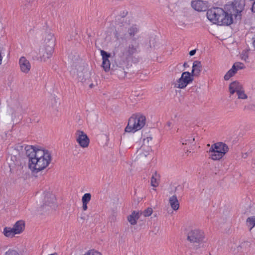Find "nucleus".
<instances>
[{
  "label": "nucleus",
  "mask_w": 255,
  "mask_h": 255,
  "mask_svg": "<svg viewBox=\"0 0 255 255\" xmlns=\"http://www.w3.org/2000/svg\"><path fill=\"white\" fill-rule=\"evenodd\" d=\"M243 0H234L225 6V9L220 7H213L207 11L208 19L214 23L220 25H230L235 19H241V12L244 9Z\"/></svg>",
  "instance_id": "obj_1"
},
{
  "label": "nucleus",
  "mask_w": 255,
  "mask_h": 255,
  "mask_svg": "<svg viewBox=\"0 0 255 255\" xmlns=\"http://www.w3.org/2000/svg\"><path fill=\"white\" fill-rule=\"evenodd\" d=\"M25 150L28 158L29 168L33 172H37L44 169L51 161V154L47 150L37 148L32 145H26Z\"/></svg>",
  "instance_id": "obj_2"
},
{
  "label": "nucleus",
  "mask_w": 255,
  "mask_h": 255,
  "mask_svg": "<svg viewBox=\"0 0 255 255\" xmlns=\"http://www.w3.org/2000/svg\"><path fill=\"white\" fill-rule=\"evenodd\" d=\"M128 62L125 61L119 57L116 58L111 66V74L115 75L120 79H124L126 77L127 72L125 68H128Z\"/></svg>",
  "instance_id": "obj_3"
},
{
  "label": "nucleus",
  "mask_w": 255,
  "mask_h": 255,
  "mask_svg": "<svg viewBox=\"0 0 255 255\" xmlns=\"http://www.w3.org/2000/svg\"><path fill=\"white\" fill-rule=\"evenodd\" d=\"M145 121V117L143 115H133L128 120L125 131L134 133L140 130L144 126Z\"/></svg>",
  "instance_id": "obj_4"
},
{
  "label": "nucleus",
  "mask_w": 255,
  "mask_h": 255,
  "mask_svg": "<svg viewBox=\"0 0 255 255\" xmlns=\"http://www.w3.org/2000/svg\"><path fill=\"white\" fill-rule=\"evenodd\" d=\"M204 239L205 234L200 229H193L188 233L187 240L192 244L193 249L195 250L203 247Z\"/></svg>",
  "instance_id": "obj_5"
},
{
  "label": "nucleus",
  "mask_w": 255,
  "mask_h": 255,
  "mask_svg": "<svg viewBox=\"0 0 255 255\" xmlns=\"http://www.w3.org/2000/svg\"><path fill=\"white\" fill-rule=\"evenodd\" d=\"M139 49V43L135 42L129 44L126 48H121L120 52L118 54V57H119L128 62L129 59L131 58L132 55L138 52Z\"/></svg>",
  "instance_id": "obj_6"
},
{
  "label": "nucleus",
  "mask_w": 255,
  "mask_h": 255,
  "mask_svg": "<svg viewBox=\"0 0 255 255\" xmlns=\"http://www.w3.org/2000/svg\"><path fill=\"white\" fill-rule=\"evenodd\" d=\"M193 80L191 74L189 72H184L182 73L181 77L174 83V86L175 88L184 89Z\"/></svg>",
  "instance_id": "obj_7"
},
{
  "label": "nucleus",
  "mask_w": 255,
  "mask_h": 255,
  "mask_svg": "<svg viewBox=\"0 0 255 255\" xmlns=\"http://www.w3.org/2000/svg\"><path fill=\"white\" fill-rule=\"evenodd\" d=\"M76 141L83 148L88 146L90 140L87 134L83 131L78 130L76 132Z\"/></svg>",
  "instance_id": "obj_8"
},
{
  "label": "nucleus",
  "mask_w": 255,
  "mask_h": 255,
  "mask_svg": "<svg viewBox=\"0 0 255 255\" xmlns=\"http://www.w3.org/2000/svg\"><path fill=\"white\" fill-rule=\"evenodd\" d=\"M53 51L54 47H52V49L50 50V46L44 45V47L40 49L39 51L41 60L46 61L52 56Z\"/></svg>",
  "instance_id": "obj_9"
},
{
  "label": "nucleus",
  "mask_w": 255,
  "mask_h": 255,
  "mask_svg": "<svg viewBox=\"0 0 255 255\" xmlns=\"http://www.w3.org/2000/svg\"><path fill=\"white\" fill-rule=\"evenodd\" d=\"M127 27L124 25H119L116 27L114 32L115 38L117 39H125L127 36Z\"/></svg>",
  "instance_id": "obj_10"
},
{
  "label": "nucleus",
  "mask_w": 255,
  "mask_h": 255,
  "mask_svg": "<svg viewBox=\"0 0 255 255\" xmlns=\"http://www.w3.org/2000/svg\"><path fill=\"white\" fill-rule=\"evenodd\" d=\"M100 53L103 59L102 66L106 72H108L110 70L111 66L112 65V63L109 60V58L111 57V54L103 50H101Z\"/></svg>",
  "instance_id": "obj_11"
},
{
  "label": "nucleus",
  "mask_w": 255,
  "mask_h": 255,
  "mask_svg": "<svg viewBox=\"0 0 255 255\" xmlns=\"http://www.w3.org/2000/svg\"><path fill=\"white\" fill-rule=\"evenodd\" d=\"M55 201L56 199L55 196L53 194L48 193L44 197V204L42 207L48 206L51 209H55L56 207Z\"/></svg>",
  "instance_id": "obj_12"
},
{
  "label": "nucleus",
  "mask_w": 255,
  "mask_h": 255,
  "mask_svg": "<svg viewBox=\"0 0 255 255\" xmlns=\"http://www.w3.org/2000/svg\"><path fill=\"white\" fill-rule=\"evenodd\" d=\"M191 5L193 8L198 11H206L208 8L207 2L201 0L192 1Z\"/></svg>",
  "instance_id": "obj_13"
},
{
  "label": "nucleus",
  "mask_w": 255,
  "mask_h": 255,
  "mask_svg": "<svg viewBox=\"0 0 255 255\" xmlns=\"http://www.w3.org/2000/svg\"><path fill=\"white\" fill-rule=\"evenodd\" d=\"M19 65L21 72L25 74L29 72L31 68V64L25 57L22 56L19 59Z\"/></svg>",
  "instance_id": "obj_14"
},
{
  "label": "nucleus",
  "mask_w": 255,
  "mask_h": 255,
  "mask_svg": "<svg viewBox=\"0 0 255 255\" xmlns=\"http://www.w3.org/2000/svg\"><path fill=\"white\" fill-rule=\"evenodd\" d=\"M202 70L201 63L199 61H195L193 63L192 70L191 72V76H198Z\"/></svg>",
  "instance_id": "obj_15"
},
{
  "label": "nucleus",
  "mask_w": 255,
  "mask_h": 255,
  "mask_svg": "<svg viewBox=\"0 0 255 255\" xmlns=\"http://www.w3.org/2000/svg\"><path fill=\"white\" fill-rule=\"evenodd\" d=\"M210 157L214 160H219L222 158L225 155L224 152L218 151L215 150L213 148H210L209 151Z\"/></svg>",
  "instance_id": "obj_16"
},
{
  "label": "nucleus",
  "mask_w": 255,
  "mask_h": 255,
  "mask_svg": "<svg viewBox=\"0 0 255 255\" xmlns=\"http://www.w3.org/2000/svg\"><path fill=\"white\" fill-rule=\"evenodd\" d=\"M44 42V45L50 46V50L52 49V47H54L55 46V38L53 34L50 32L46 33L45 36Z\"/></svg>",
  "instance_id": "obj_17"
},
{
  "label": "nucleus",
  "mask_w": 255,
  "mask_h": 255,
  "mask_svg": "<svg viewBox=\"0 0 255 255\" xmlns=\"http://www.w3.org/2000/svg\"><path fill=\"white\" fill-rule=\"evenodd\" d=\"M210 148H213L215 150L224 152L226 154L229 151V147L227 144L223 142H217L212 145Z\"/></svg>",
  "instance_id": "obj_18"
},
{
  "label": "nucleus",
  "mask_w": 255,
  "mask_h": 255,
  "mask_svg": "<svg viewBox=\"0 0 255 255\" xmlns=\"http://www.w3.org/2000/svg\"><path fill=\"white\" fill-rule=\"evenodd\" d=\"M242 89H243L242 85L236 81L232 82L229 85V91L231 95L239 92Z\"/></svg>",
  "instance_id": "obj_19"
},
{
  "label": "nucleus",
  "mask_w": 255,
  "mask_h": 255,
  "mask_svg": "<svg viewBox=\"0 0 255 255\" xmlns=\"http://www.w3.org/2000/svg\"><path fill=\"white\" fill-rule=\"evenodd\" d=\"M141 213L133 211L132 213L128 217V220L132 225H134L137 223V220L139 218Z\"/></svg>",
  "instance_id": "obj_20"
},
{
  "label": "nucleus",
  "mask_w": 255,
  "mask_h": 255,
  "mask_svg": "<svg viewBox=\"0 0 255 255\" xmlns=\"http://www.w3.org/2000/svg\"><path fill=\"white\" fill-rule=\"evenodd\" d=\"M169 203L173 210H177L179 208V203L176 195H173L170 197Z\"/></svg>",
  "instance_id": "obj_21"
},
{
  "label": "nucleus",
  "mask_w": 255,
  "mask_h": 255,
  "mask_svg": "<svg viewBox=\"0 0 255 255\" xmlns=\"http://www.w3.org/2000/svg\"><path fill=\"white\" fill-rule=\"evenodd\" d=\"M25 224L23 221H18L14 225L13 228L17 234L21 233L24 229Z\"/></svg>",
  "instance_id": "obj_22"
},
{
  "label": "nucleus",
  "mask_w": 255,
  "mask_h": 255,
  "mask_svg": "<svg viewBox=\"0 0 255 255\" xmlns=\"http://www.w3.org/2000/svg\"><path fill=\"white\" fill-rule=\"evenodd\" d=\"M128 35L132 37L139 31V27L136 24H132L127 30Z\"/></svg>",
  "instance_id": "obj_23"
},
{
  "label": "nucleus",
  "mask_w": 255,
  "mask_h": 255,
  "mask_svg": "<svg viewBox=\"0 0 255 255\" xmlns=\"http://www.w3.org/2000/svg\"><path fill=\"white\" fill-rule=\"evenodd\" d=\"M15 230L13 228L5 227L3 229V233L6 237L12 238L17 234Z\"/></svg>",
  "instance_id": "obj_24"
},
{
  "label": "nucleus",
  "mask_w": 255,
  "mask_h": 255,
  "mask_svg": "<svg viewBox=\"0 0 255 255\" xmlns=\"http://www.w3.org/2000/svg\"><path fill=\"white\" fill-rule=\"evenodd\" d=\"M160 179V175L157 173L156 172H155L151 179V185L152 186L154 187H156L159 185V180Z\"/></svg>",
  "instance_id": "obj_25"
},
{
  "label": "nucleus",
  "mask_w": 255,
  "mask_h": 255,
  "mask_svg": "<svg viewBox=\"0 0 255 255\" xmlns=\"http://www.w3.org/2000/svg\"><path fill=\"white\" fill-rule=\"evenodd\" d=\"M246 226L249 228L250 231L255 227V216H251L247 219Z\"/></svg>",
  "instance_id": "obj_26"
},
{
  "label": "nucleus",
  "mask_w": 255,
  "mask_h": 255,
  "mask_svg": "<svg viewBox=\"0 0 255 255\" xmlns=\"http://www.w3.org/2000/svg\"><path fill=\"white\" fill-rule=\"evenodd\" d=\"M236 73V70L232 67L229 70L224 76V79L228 80L231 77H233Z\"/></svg>",
  "instance_id": "obj_27"
},
{
  "label": "nucleus",
  "mask_w": 255,
  "mask_h": 255,
  "mask_svg": "<svg viewBox=\"0 0 255 255\" xmlns=\"http://www.w3.org/2000/svg\"><path fill=\"white\" fill-rule=\"evenodd\" d=\"M232 67L233 68V69H235V70H236V72H237V71L239 70L244 69L245 68V66L243 63L236 62L233 65Z\"/></svg>",
  "instance_id": "obj_28"
},
{
  "label": "nucleus",
  "mask_w": 255,
  "mask_h": 255,
  "mask_svg": "<svg viewBox=\"0 0 255 255\" xmlns=\"http://www.w3.org/2000/svg\"><path fill=\"white\" fill-rule=\"evenodd\" d=\"M237 94L238 96V99H246L248 98L247 95L245 93L243 88L237 92Z\"/></svg>",
  "instance_id": "obj_29"
},
{
  "label": "nucleus",
  "mask_w": 255,
  "mask_h": 255,
  "mask_svg": "<svg viewBox=\"0 0 255 255\" xmlns=\"http://www.w3.org/2000/svg\"><path fill=\"white\" fill-rule=\"evenodd\" d=\"M91 198V195L90 193L85 194L82 198V202L88 203Z\"/></svg>",
  "instance_id": "obj_30"
},
{
  "label": "nucleus",
  "mask_w": 255,
  "mask_h": 255,
  "mask_svg": "<svg viewBox=\"0 0 255 255\" xmlns=\"http://www.w3.org/2000/svg\"><path fill=\"white\" fill-rule=\"evenodd\" d=\"M195 139L192 136L187 137L184 140L182 141V144H188L189 143H192Z\"/></svg>",
  "instance_id": "obj_31"
},
{
  "label": "nucleus",
  "mask_w": 255,
  "mask_h": 255,
  "mask_svg": "<svg viewBox=\"0 0 255 255\" xmlns=\"http://www.w3.org/2000/svg\"><path fill=\"white\" fill-rule=\"evenodd\" d=\"M4 255H20L19 253L15 250L9 249Z\"/></svg>",
  "instance_id": "obj_32"
},
{
  "label": "nucleus",
  "mask_w": 255,
  "mask_h": 255,
  "mask_svg": "<svg viewBox=\"0 0 255 255\" xmlns=\"http://www.w3.org/2000/svg\"><path fill=\"white\" fill-rule=\"evenodd\" d=\"M152 213V209L151 208H148L145 209L142 214H143L144 217H148L151 215Z\"/></svg>",
  "instance_id": "obj_33"
},
{
  "label": "nucleus",
  "mask_w": 255,
  "mask_h": 255,
  "mask_svg": "<svg viewBox=\"0 0 255 255\" xmlns=\"http://www.w3.org/2000/svg\"><path fill=\"white\" fill-rule=\"evenodd\" d=\"M89 254L90 255H102L99 252L96 251L94 250L89 251Z\"/></svg>",
  "instance_id": "obj_34"
},
{
  "label": "nucleus",
  "mask_w": 255,
  "mask_h": 255,
  "mask_svg": "<svg viewBox=\"0 0 255 255\" xmlns=\"http://www.w3.org/2000/svg\"><path fill=\"white\" fill-rule=\"evenodd\" d=\"M83 203V206H82V208H83V210L84 211H86L87 210V208H88V206H87V204L88 203H84V202H82Z\"/></svg>",
  "instance_id": "obj_35"
},
{
  "label": "nucleus",
  "mask_w": 255,
  "mask_h": 255,
  "mask_svg": "<svg viewBox=\"0 0 255 255\" xmlns=\"http://www.w3.org/2000/svg\"><path fill=\"white\" fill-rule=\"evenodd\" d=\"M196 50L195 49L192 50L189 52V55L190 56H193L195 54Z\"/></svg>",
  "instance_id": "obj_36"
},
{
  "label": "nucleus",
  "mask_w": 255,
  "mask_h": 255,
  "mask_svg": "<svg viewBox=\"0 0 255 255\" xmlns=\"http://www.w3.org/2000/svg\"><path fill=\"white\" fill-rule=\"evenodd\" d=\"M110 219L111 220V222H115V221L116 220V215H115L114 214L111 217H110Z\"/></svg>",
  "instance_id": "obj_37"
},
{
  "label": "nucleus",
  "mask_w": 255,
  "mask_h": 255,
  "mask_svg": "<svg viewBox=\"0 0 255 255\" xmlns=\"http://www.w3.org/2000/svg\"><path fill=\"white\" fill-rule=\"evenodd\" d=\"M252 172L255 174V162L252 165Z\"/></svg>",
  "instance_id": "obj_38"
},
{
  "label": "nucleus",
  "mask_w": 255,
  "mask_h": 255,
  "mask_svg": "<svg viewBox=\"0 0 255 255\" xmlns=\"http://www.w3.org/2000/svg\"><path fill=\"white\" fill-rule=\"evenodd\" d=\"M252 10L253 12H255V1L253 4Z\"/></svg>",
  "instance_id": "obj_39"
},
{
  "label": "nucleus",
  "mask_w": 255,
  "mask_h": 255,
  "mask_svg": "<svg viewBox=\"0 0 255 255\" xmlns=\"http://www.w3.org/2000/svg\"><path fill=\"white\" fill-rule=\"evenodd\" d=\"M252 39L253 40V46L255 49V38H254L253 37Z\"/></svg>",
  "instance_id": "obj_40"
},
{
  "label": "nucleus",
  "mask_w": 255,
  "mask_h": 255,
  "mask_svg": "<svg viewBox=\"0 0 255 255\" xmlns=\"http://www.w3.org/2000/svg\"><path fill=\"white\" fill-rule=\"evenodd\" d=\"M171 123L170 122H168L166 124V126H167L168 127H170L171 126Z\"/></svg>",
  "instance_id": "obj_41"
},
{
  "label": "nucleus",
  "mask_w": 255,
  "mask_h": 255,
  "mask_svg": "<svg viewBox=\"0 0 255 255\" xmlns=\"http://www.w3.org/2000/svg\"><path fill=\"white\" fill-rule=\"evenodd\" d=\"M184 67H186L187 66V63L185 62L183 64Z\"/></svg>",
  "instance_id": "obj_42"
},
{
  "label": "nucleus",
  "mask_w": 255,
  "mask_h": 255,
  "mask_svg": "<svg viewBox=\"0 0 255 255\" xmlns=\"http://www.w3.org/2000/svg\"><path fill=\"white\" fill-rule=\"evenodd\" d=\"M147 141H149V140H151V139H152V138H151V137H147Z\"/></svg>",
  "instance_id": "obj_43"
},
{
  "label": "nucleus",
  "mask_w": 255,
  "mask_h": 255,
  "mask_svg": "<svg viewBox=\"0 0 255 255\" xmlns=\"http://www.w3.org/2000/svg\"><path fill=\"white\" fill-rule=\"evenodd\" d=\"M50 255H57V254L56 253H54L53 254H51Z\"/></svg>",
  "instance_id": "obj_44"
},
{
  "label": "nucleus",
  "mask_w": 255,
  "mask_h": 255,
  "mask_svg": "<svg viewBox=\"0 0 255 255\" xmlns=\"http://www.w3.org/2000/svg\"><path fill=\"white\" fill-rule=\"evenodd\" d=\"M93 84H91L90 85V88H92L93 87Z\"/></svg>",
  "instance_id": "obj_45"
}]
</instances>
